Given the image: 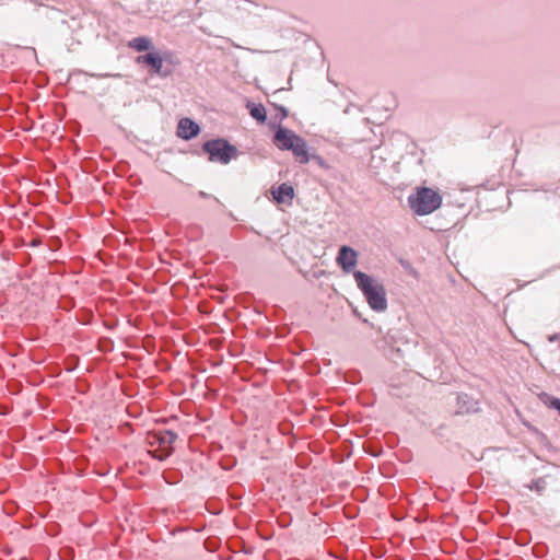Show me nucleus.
I'll return each instance as SVG.
<instances>
[{"mask_svg":"<svg viewBox=\"0 0 560 560\" xmlns=\"http://www.w3.org/2000/svg\"><path fill=\"white\" fill-rule=\"evenodd\" d=\"M408 203L416 214L427 215L441 207L442 197L432 188L420 187L408 197Z\"/></svg>","mask_w":560,"mask_h":560,"instance_id":"nucleus-1","label":"nucleus"},{"mask_svg":"<svg viewBox=\"0 0 560 560\" xmlns=\"http://www.w3.org/2000/svg\"><path fill=\"white\" fill-rule=\"evenodd\" d=\"M353 276L370 306L376 312L385 311L387 304L383 285L375 283L369 275L362 271H355Z\"/></svg>","mask_w":560,"mask_h":560,"instance_id":"nucleus-2","label":"nucleus"},{"mask_svg":"<svg viewBox=\"0 0 560 560\" xmlns=\"http://www.w3.org/2000/svg\"><path fill=\"white\" fill-rule=\"evenodd\" d=\"M177 435L170 430L150 432L147 438L148 452L159 460L166 459L173 453V443Z\"/></svg>","mask_w":560,"mask_h":560,"instance_id":"nucleus-3","label":"nucleus"},{"mask_svg":"<svg viewBox=\"0 0 560 560\" xmlns=\"http://www.w3.org/2000/svg\"><path fill=\"white\" fill-rule=\"evenodd\" d=\"M273 142L281 150H291L300 163H306L308 161L305 142L293 131L280 127L276 131Z\"/></svg>","mask_w":560,"mask_h":560,"instance_id":"nucleus-4","label":"nucleus"},{"mask_svg":"<svg viewBox=\"0 0 560 560\" xmlns=\"http://www.w3.org/2000/svg\"><path fill=\"white\" fill-rule=\"evenodd\" d=\"M203 150L209 154L210 161L222 164H228L236 155V148L223 139L206 142Z\"/></svg>","mask_w":560,"mask_h":560,"instance_id":"nucleus-5","label":"nucleus"},{"mask_svg":"<svg viewBox=\"0 0 560 560\" xmlns=\"http://www.w3.org/2000/svg\"><path fill=\"white\" fill-rule=\"evenodd\" d=\"M357 261L358 254L354 249L349 246H342L339 249L337 262L345 271L350 272L357 266Z\"/></svg>","mask_w":560,"mask_h":560,"instance_id":"nucleus-6","label":"nucleus"},{"mask_svg":"<svg viewBox=\"0 0 560 560\" xmlns=\"http://www.w3.org/2000/svg\"><path fill=\"white\" fill-rule=\"evenodd\" d=\"M270 192L277 203L291 205L294 197V189L291 185L283 183L271 187Z\"/></svg>","mask_w":560,"mask_h":560,"instance_id":"nucleus-7","label":"nucleus"},{"mask_svg":"<svg viewBox=\"0 0 560 560\" xmlns=\"http://www.w3.org/2000/svg\"><path fill=\"white\" fill-rule=\"evenodd\" d=\"M200 132L199 125L189 118H182L177 126V136L185 140H190Z\"/></svg>","mask_w":560,"mask_h":560,"instance_id":"nucleus-8","label":"nucleus"},{"mask_svg":"<svg viewBox=\"0 0 560 560\" xmlns=\"http://www.w3.org/2000/svg\"><path fill=\"white\" fill-rule=\"evenodd\" d=\"M137 63H145L150 66L154 73L161 74L162 67H163V59L161 56L156 52H149L147 55H142L137 57L136 59Z\"/></svg>","mask_w":560,"mask_h":560,"instance_id":"nucleus-9","label":"nucleus"},{"mask_svg":"<svg viewBox=\"0 0 560 560\" xmlns=\"http://www.w3.org/2000/svg\"><path fill=\"white\" fill-rule=\"evenodd\" d=\"M128 46L137 51L149 50L153 47L152 40L144 36L135 37L128 43Z\"/></svg>","mask_w":560,"mask_h":560,"instance_id":"nucleus-10","label":"nucleus"},{"mask_svg":"<svg viewBox=\"0 0 560 560\" xmlns=\"http://www.w3.org/2000/svg\"><path fill=\"white\" fill-rule=\"evenodd\" d=\"M250 116L259 122H265L267 119L266 108L261 104H248Z\"/></svg>","mask_w":560,"mask_h":560,"instance_id":"nucleus-11","label":"nucleus"},{"mask_svg":"<svg viewBox=\"0 0 560 560\" xmlns=\"http://www.w3.org/2000/svg\"><path fill=\"white\" fill-rule=\"evenodd\" d=\"M550 406L553 407L560 415V399L559 398H552L550 401Z\"/></svg>","mask_w":560,"mask_h":560,"instance_id":"nucleus-12","label":"nucleus"},{"mask_svg":"<svg viewBox=\"0 0 560 560\" xmlns=\"http://www.w3.org/2000/svg\"><path fill=\"white\" fill-rule=\"evenodd\" d=\"M104 325H105V326H107V327H109V328H113V327L115 326V324H114V323H110V324H109V323H107V322H104Z\"/></svg>","mask_w":560,"mask_h":560,"instance_id":"nucleus-13","label":"nucleus"},{"mask_svg":"<svg viewBox=\"0 0 560 560\" xmlns=\"http://www.w3.org/2000/svg\"><path fill=\"white\" fill-rule=\"evenodd\" d=\"M556 339H557L556 336H552V337L549 338L550 341H555Z\"/></svg>","mask_w":560,"mask_h":560,"instance_id":"nucleus-14","label":"nucleus"}]
</instances>
